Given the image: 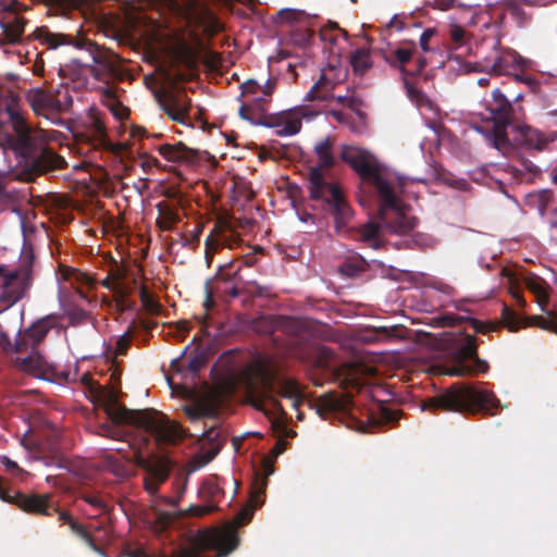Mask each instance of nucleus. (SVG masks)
I'll use <instances>...</instances> for the list:
<instances>
[{
  "label": "nucleus",
  "mask_w": 557,
  "mask_h": 557,
  "mask_svg": "<svg viewBox=\"0 0 557 557\" xmlns=\"http://www.w3.org/2000/svg\"><path fill=\"white\" fill-rule=\"evenodd\" d=\"M267 484V478L256 479L253 482L251 491V502L253 504V508H257L263 504Z\"/></svg>",
  "instance_id": "a18cd8bd"
},
{
  "label": "nucleus",
  "mask_w": 557,
  "mask_h": 557,
  "mask_svg": "<svg viewBox=\"0 0 557 557\" xmlns=\"http://www.w3.org/2000/svg\"><path fill=\"white\" fill-rule=\"evenodd\" d=\"M243 385L249 404L265 414L285 413L278 396L292 400L295 409L306 399L304 388L297 381L280 377L277 371L265 362L249 368L243 376Z\"/></svg>",
  "instance_id": "7ed1b4c3"
},
{
  "label": "nucleus",
  "mask_w": 557,
  "mask_h": 557,
  "mask_svg": "<svg viewBox=\"0 0 557 557\" xmlns=\"http://www.w3.org/2000/svg\"><path fill=\"white\" fill-rule=\"evenodd\" d=\"M153 521L159 530H165L176 519L177 515L174 511L161 510L157 507L152 508Z\"/></svg>",
  "instance_id": "37998d69"
},
{
  "label": "nucleus",
  "mask_w": 557,
  "mask_h": 557,
  "mask_svg": "<svg viewBox=\"0 0 557 557\" xmlns=\"http://www.w3.org/2000/svg\"><path fill=\"white\" fill-rule=\"evenodd\" d=\"M60 313H50L34 322L28 329L15 339L16 352H29L21 360L23 370L36 374L46 367V360L38 354V346L45 341L52 329L60 327Z\"/></svg>",
  "instance_id": "1a4fd4ad"
},
{
  "label": "nucleus",
  "mask_w": 557,
  "mask_h": 557,
  "mask_svg": "<svg viewBox=\"0 0 557 557\" xmlns=\"http://www.w3.org/2000/svg\"><path fill=\"white\" fill-rule=\"evenodd\" d=\"M435 34H436L435 28H426L421 34L420 39H419V45L424 52H428L431 50L429 44H430V40L435 36Z\"/></svg>",
  "instance_id": "13d9d810"
},
{
  "label": "nucleus",
  "mask_w": 557,
  "mask_h": 557,
  "mask_svg": "<svg viewBox=\"0 0 557 557\" xmlns=\"http://www.w3.org/2000/svg\"><path fill=\"white\" fill-rule=\"evenodd\" d=\"M102 101L104 103H107L108 107H109V104L114 103L115 101H119L116 98L115 90L112 88H104L102 90Z\"/></svg>",
  "instance_id": "338daca9"
},
{
  "label": "nucleus",
  "mask_w": 557,
  "mask_h": 557,
  "mask_svg": "<svg viewBox=\"0 0 557 557\" xmlns=\"http://www.w3.org/2000/svg\"><path fill=\"white\" fill-rule=\"evenodd\" d=\"M171 471L168 460H159L149 468L150 478L145 481V487L149 494L158 492L160 483L166 481Z\"/></svg>",
  "instance_id": "c85d7f7f"
},
{
  "label": "nucleus",
  "mask_w": 557,
  "mask_h": 557,
  "mask_svg": "<svg viewBox=\"0 0 557 557\" xmlns=\"http://www.w3.org/2000/svg\"><path fill=\"white\" fill-rule=\"evenodd\" d=\"M485 47L491 51L483 54L480 63H469L466 65L468 71H485L488 75H510L521 70L524 65L522 57L510 48H505L500 44L499 38H493L491 41H485L481 47V52Z\"/></svg>",
  "instance_id": "f8f14e48"
},
{
  "label": "nucleus",
  "mask_w": 557,
  "mask_h": 557,
  "mask_svg": "<svg viewBox=\"0 0 557 557\" xmlns=\"http://www.w3.org/2000/svg\"><path fill=\"white\" fill-rule=\"evenodd\" d=\"M351 404V397H338L335 393H327L319 397L317 401V412L323 417L332 412H344L348 410Z\"/></svg>",
  "instance_id": "393cba45"
},
{
  "label": "nucleus",
  "mask_w": 557,
  "mask_h": 557,
  "mask_svg": "<svg viewBox=\"0 0 557 557\" xmlns=\"http://www.w3.org/2000/svg\"><path fill=\"white\" fill-rule=\"evenodd\" d=\"M371 373V369L361 363H349L343 370L341 386L344 388L360 389L364 385V379Z\"/></svg>",
  "instance_id": "b1692460"
},
{
  "label": "nucleus",
  "mask_w": 557,
  "mask_h": 557,
  "mask_svg": "<svg viewBox=\"0 0 557 557\" xmlns=\"http://www.w3.org/2000/svg\"><path fill=\"white\" fill-rule=\"evenodd\" d=\"M449 38L454 49L461 48L467 44V32L459 25H451L449 29Z\"/></svg>",
  "instance_id": "8fccbe9b"
},
{
  "label": "nucleus",
  "mask_w": 557,
  "mask_h": 557,
  "mask_svg": "<svg viewBox=\"0 0 557 557\" xmlns=\"http://www.w3.org/2000/svg\"><path fill=\"white\" fill-rule=\"evenodd\" d=\"M139 299L144 307V309L152 315H160L163 308L159 301H157L152 294L148 290L146 286H140L139 288Z\"/></svg>",
  "instance_id": "c9c22d12"
},
{
  "label": "nucleus",
  "mask_w": 557,
  "mask_h": 557,
  "mask_svg": "<svg viewBox=\"0 0 557 557\" xmlns=\"http://www.w3.org/2000/svg\"><path fill=\"white\" fill-rule=\"evenodd\" d=\"M242 94L239 100L261 96V85L255 79H248L240 85Z\"/></svg>",
  "instance_id": "3c124183"
},
{
  "label": "nucleus",
  "mask_w": 557,
  "mask_h": 557,
  "mask_svg": "<svg viewBox=\"0 0 557 557\" xmlns=\"http://www.w3.org/2000/svg\"><path fill=\"white\" fill-rule=\"evenodd\" d=\"M242 242L238 233L227 220H220L206 239L205 258L208 267L211 265L214 252L219 247L233 248Z\"/></svg>",
  "instance_id": "2eb2a0df"
},
{
  "label": "nucleus",
  "mask_w": 557,
  "mask_h": 557,
  "mask_svg": "<svg viewBox=\"0 0 557 557\" xmlns=\"http://www.w3.org/2000/svg\"><path fill=\"white\" fill-rule=\"evenodd\" d=\"M349 64L357 76H363L373 65L371 53L368 48H358L351 52Z\"/></svg>",
  "instance_id": "473e14b6"
},
{
  "label": "nucleus",
  "mask_w": 557,
  "mask_h": 557,
  "mask_svg": "<svg viewBox=\"0 0 557 557\" xmlns=\"http://www.w3.org/2000/svg\"><path fill=\"white\" fill-rule=\"evenodd\" d=\"M302 12L295 9H282L277 12V16H280L284 21H293L297 16H301Z\"/></svg>",
  "instance_id": "e2e57ef3"
},
{
  "label": "nucleus",
  "mask_w": 557,
  "mask_h": 557,
  "mask_svg": "<svg viewBox=\"0 0 557 557\" xmlns=\"http://www.w3.org/2000/svg\"><path fill=\"white\" fill-rule=\"evenodd\" d=\"M450 364L445 374L450 376H467L476 373H487L490 366L478 355L476 338L465 334L455 341L449 354Z\"/></svg>",
  "instance_id": "9b49d317"
},
{
  "label": "nucleus",
  "mask_w": 557,
  "mask_h": 557,
  "mask_svg": "<svg viewBox=\"0 0 557 557\" xmlns=\"http://www.w3.org/2000/svg\"><path fill=\"white\" fill-rule=\"evenodd\" d=\"M275 87H276L275 81L268 79L264 85H261V95L271 100V97L275 90Z\"/></svg>",
  "instance_id": "69168bd1"
},
{
  "label": "nucleus",
  "mask_w": 557,
  "mask_h": 557,
  "mask_svg": "<svg viewBox=\"0 0 557 557\" xmlns=\"http://www.w3.org/2000/svg\"><path fill=\"white\" fill-rule=\"evenodd\" d=\"M70 325L76 326L84 323L88 319V312L82 308H73L66 311Z\"/></svg>",
  "instance_id": "6e6d98bb"
},
{
  "label": "nucleus",
  "mask_w": 557,
  "mask_h": 557,
  "mask_svg": "<svg viewBox=\"0 0 557 557\" xmlns=\"http://www.w3.org/2000/svg\"><path fill=\"white\" fill-rule=\"evenodd\" d=\"M498 406L499 400L492 392L465 383H455L424 401L425 409L467 413L488 411Z\"/></svg>",
  "instance_id": "0eeeda50"
},
{
  "label": "nucleus",
  "mask_w": 557,
  "mask_h": 557,
  "mask_svg": "<svg viewBox=\"0 0 557 557\" xmlns=\"http://www.w3.org/2000/svg\"><path fill=\"white\" fill-rule=\"evenodd\" d=\"M343 82V78L339 77L337 70L335 66H330L326 71H324L318 82L311 87V89L307 94V99L310 101L320 100L325 101L333 97V90L339 83Z\"/></svg>",
  "instance_id": "aec40b11"
},
{
  "label": "nucleus",
  "mask_w": 557,
  "mask_h": 557,
  "mask_svg": "<svg viewBox=\"0 0 557 557\" xmlns=\"http://www.w3.org/2000/svg\"><path fill=\"white\" fill-rule=\"evenodd\" d=\"M287 110H283L277 113H269L264 116L263 121H261L260 125L269 128H274L275 133L280 131V127L283 125V121L286 117Z\"/></svg>",
  "instance_id": "09e8293b"
},
{
  "label": "nucleus",
  "mask_w": 557,
  "mask_h": 557,
  "mask_svg": "<svg viewBox=\"0 0 557 557\" xmlns=\"http://www.w3.org/2000/svg\"><path fill=\"white\" fill-rule=\"evenodd\" d=\"M0 463L5 468V470L11 473L14 478L18 480H24L27 475V472L18 467V465L11 460L7 456H0Z\"/></svg>",
  "instance_id": "603ef678"
},
{
  "label": "nucleus",
  "mask_w": 557,
  "mask_h": 557,
  "mask_svg": "<svg viewBox=\"0 0 557 557\" xmlns=\"http://www.w3.org/2000/svg\"><path fill=\"white\" fill-rule=\"evenodd\" d=\"M30 284L28 270L5 271L0 268V313L23 299Z\"/></svg>",
  "instance_id": "ddd939ff"
},
{
  "label": "nucleus",
  "mask_w": 557,
  "mask_h": 557,
  "mask_svg": "<svg viewBox=\"0 0 557 557\" xmlns=\"http://www.w3.org/2000/svg\"><path fill=\"white\" fill-rule=\"evenodd\" d=\"M136 284V278H133L131 283L123 282L116 285L113 296L120 311L124 312L134 308L135 302L129 297L133 293V285Z\"/></svg>",
  "instance_id": "72a5a7b5"
},
{
  "label": "nucleus",
  "mask_w": 557,
  "mask_h": 557,
  "mask_svg": "<svg viewBox=\"0 0 557 557\" xmlns=\"http://www.w3.org/2000/svg\"><path fill=\"white\" fill-rule=\"evenodd\" d=\"M29 100L35 111L58 112L54 90L35 89L32 91Z\"/></svg>",
  "instance_id": "7c9ffc66"
},
{
  "label": "nucleus",
  "mask_w": 557,
  "mask_h": 557,
  "mask_svg": "<svg viewBox=\"0 0 557 557\" xmlns=\"http://www.w3.org/2000/svg\"><path fill=\"white\" fill-rule=\"evenodd\" d=\"M177 57L180 61L189 69H194L197 64L196 50L186 42H182L177 48Z\"/></svg>",
  "instance_id": "ea45409f"
},
{
  "label": "nucleus",
  "mask_w": 557,
  "mask_h": 557,
  "mask_svg": "<svg viewBox=\"0 0 557 557\" xmlns=\"http://www.w3.org/2000/svg\"><path fill=\"white\" fill-rule=\"evenodd\" d=\"M469 322H470V325L472 326V329L474 330V332H476V333L486 334L490 331L494 330V326H492L490 324H486V323H483V322H481V321H479L476 319H473V318H470Z\"/></svg>",
  "instance_id": "680f3d73"
},
{
  "label": "nucleus",
  "mask_w": 557,
  "mask_h": 557,
  "mask_svg": "<svg viewBox=\"0 0 557 557\" xmlns=\"http://www.w3.org/2000/svg\"><path fill=\"white\" fill-rule=\"evenodd\" d=\"M334 144L331 136L315 143L313 151L318 164L310 168L308 182L310 197L324 202L326 210L334 218L336 232H339L351 219L352 210L341 187L336 183L327 182L322 173L323 169H330L335 164Z\"/></svg>",
  "instance_id": "39448f33"
},
{
  "label": "nucleus",
  "mask_w": 557,
  "mask_h": 557,
  "mask_svg": "<svg viewBox=\"0 0 557 557\" xmlns=\"http://www.w3.org/2000/svg\"><path fill=\"white\" fill-rule=\"evenodd\" d=\"M518 143L528 150L539 152L547 149L548 145L557 140V131L545 134L527 125L518 126Z\"/></svg>",
  "instance_id": "6ab92c4d"
},
{
  "label": "nucleus",
  "mask_w": 557,
  "mask_h": 557,
  "mask_svg": "<svg viewBox=\"0 0 557 557\" xmlns=\"http://www.w3.org/2000/svg\"><path fill=\"white\" fill-rule=\"evenodd\" d=\"M238 113L243 120H246L255 125H260L264 116L268 114V107L270 99L264 96L252 97L240 100Z\"/></svg>",
  "instance_id": "412c9836"
},
{
  "label": "nucleus",
  "mask_w": 557,
  "mask_h": 557,
  "mask_svg": "<svg viewBox=\"0 0 557 557\" xmlns=\"http://www.w3.org/2000/svg\"><path fill=\"white\" fill-rule=\"evenodd\" d=\"M8 121L0 123V146L13 150L22 160L24 172L40 176L61 170L66 161L50 147L38 143L24 117L13 108H7Z\"/></svg>",
  "instance_id": "f03ea898"
},
{
  "label": "nucleus",
  "mask_w": 557,
  "mask_h": 557,
  "mask_svg": "<svg viewBox=\"0 0 557 557\" xmlns=\"http://www.w3.org/2000/svg\"><path fill=\"white\" fill-rule=\"evenodd\" d=\"M419 26L420 23L413 22L412 16L405 13L395 14L386 25L388 29H395L397 32H403L407 28Z\"/></svg>",
  "instance_id": "58836bf2"
},
{
  "label": "nucleus",
  "mask_w": 557,
  "mask_h": 557,
  "mask_svg": "<svg viewBox=\"0 0 557 557\" xmlns=\"http://www.w3.org/2000/svg\"><path fill=\"white\" fill-rule=\"evenodd\" d=\"M110 111L113 113L115 117L119 120H123L128 116L129 110L124 107L120 101H115L114 103L109 104Z\"/></svg>",
  "instance_id": "052dcab7"
},
{
  "label": "nucleus",
  "mask_w": 557,
  "mask_h": 557,
  "mask_svg": "<svg viewBox=\"0 0 557 557\" xmlns=\"http://www.w3.org/2000/svg\"><path fill=\"white\" fill-rule=\"evenodd\" d=\"M483 106L493 121L491 129L486 131L487 139L498 150L509 147L507 127L512 124L516 114L511 102L499 88H495L490 97L483 99Z\"/></svg>",
  "instance_id": "9d476101"
},
{
  "label": "nucleus",
  "mask_w": 557,
  "mask_h": 557,
  "mask_svg": "<svg viewBox=\"0 0 557 557\" xmlns=\"http://www.w3.org/2000/svg\"><path fill=\"white\" fill-rule=\"evenodd\" d=\"M58 520L61 524H67L71 531L81 539L86 536V533L88 532L84 525L77 522L67 511H58Z\"/></svg>",
  "instance_id": "79ce46f5"
},
{
  "label": "nucleus",
  "mask_w": 557,
  "mask_h": 557,
  "mask_svg": "<svg viewBox=\"0 0 557 557\" xmlns=\"http://www.w3.org/2000/svg\"><path fill=\"white\" fill-rule=\"evenodd\" d=\"M202 230H203V225L198 224L195 227L193 235H190V236L185 235V234L181 235L182 246L187 247L189 249H196L199 246L200 235L202 233Z\"/></svg>",
  "instance_id": "864d4df0"
},
{
  "label": "nucleus",
  "mask_w": 557,
  "mask_h": 557,
  "mask_svg": "<svg viewBox=\"0 0 557 557\" xmlns=\"http://www.w3.org/2000/svg\"><path fill=\"white\" fill-rule=\"evenodd\" d=\"M158 210L157 225L162 232L173 230L175 224L181 221L177 209L166 201H160L156 206Z\"/></svg>",
  "instance_id": "cd10ccee"
},
{
  "label": "nucleus",
  "mask_w": 557,
  "mask_h": 557,
  "mask_svg": "<svg viewBox=\"0 0 557 557\" xmlns=\"http://www.w3.org/2000/svg\"><path fill=\"white\" fill-rule=\"evenodd\" d=\"M339 104L348 107L350 110L358 112L362 106V99L355 92V88L348 89L345 95H334L331 97Z\"/></svg>",
  "instance_id": "4c0bfd02"
},
{
  "label": "nucleus",
  "mask_w": 557,
  "mask_h": 557,
  "mask_svg": "<svg viewBox=\"0 0 557 557\" xmlns=\"http://www.w3.org/2000/svg\"><path fill=\"white\" fill-rule=\"evenodd\" d=\"M214 509L215 507L212 505H191L187 511L190 516L202 517L212 512Z\"/></svg>",
  "instance_id": "bf43d9fd"
},
{
  "label": "nucleus",
  "mask_w": 557,
  "mask_h": 557,
  "mask_svg": "<svg viewBox=\"0 0 557 557\" xmlns=\"http://www.w3.org/2000/svg\"><path fill=\"white\" fill-rule=\"evenodd\" d=\"M108 274L111 276L112 281L115 283V285L125 282L127 276V269L119 264L115 260L112 261L110 265V270L108 271Z\"/></svg>",
  "instance_id": "5fc2aeb1"
},
{
  "label": "nucleus",
  "mask_w": 557,
  "mask_h": 557,
  "mask_svg": "<svg viewBox=\"0 0 557 557\" xmlns=\"http://www.w3.org/2000/svg\"><path fill=\"white\" fill-rule=\"evenodd\" d=\"M342 36V34L330 33V29H321L320 37L323 41H329L331 44H335L337 38Z\"/></svg>",
  "instance_id": "774afa93"
},
{
  "label": "nucleus",
  "mask_w": 557,
  "mask_h": 557,
  "mask_svg": "<svg viewBox=\"0 0 557 557\" xmlns=\"http://www.w3.org/2000/svg\"><path fill=\"white\" fill-rule=\"evenodd\" d=\"M185 413L190 420L195 421L205 417H214L215 409L208 405H199L195 407H186Z\"/></svg>",
  "instance_id": "de8ad7c7"
},
{
  "label": "nucleus",
  "mask_w": 557,
  "mask_h": 557,
  "mask_svg": "<svg viewBox=\"0 0 557 557\" xmlns=\"http://www.w3.org/2000/svg\"><path fill=\"white\" fill-rule=\"evenodd\" d=\"M502 320L503 323L511 331H518L521 326L520 319L515 310L508 307L506 304L502 308Z\"/></svg>",
  "instance_id": "c03bdc74"
},
{
  "label": "nucleus",
  "mask_w": 557,
  "mask_h": 557,
  "mask_svg": "<svg viewBox=\"0 0 557 557\" xmlns=\"http://www.w3.org/2000/svg\"><path fill=\"white\" fill-rule=\"evenodd\" d=\"M190 109L189 99L184 95L171 96L166 106L164 107L165 113L178 123H183L188 116Z\"/></svg>",
  "instance_id": "c756f323"
},
{
  "label": "nucleus",
  "mask_w": 557,
  "mask_h": 557,
  "mask_svg": "<svg viewBox=\"0 0 557 557\" xmlns=\"http://www.w3.org/2000/svg\"><path fill=\"white\" fill-rule=\"evenodd\" d=\"M60 275L63 281L70 283L77 290L81 286H94L96 283L95 278L88 273L66 265H60Z\"/></svg>",
  "instance_id": "2f4dec72"
},
{
  "label": "nucleus",
  "mask_w": 557,
  "mask_h": 557,
  "mask_svg": "<svg viewBox=\"0 0 557 557\" xmlns=\"http://www.w3.org/2000/svg\"><path fill=\"white\" fill-rule=\"evenodd\" d=\"M13 505L21 510L35 516L58 515L59 507L52 502L50 494L14 493Z\"/></svg>",
  "instance_id": "dca6fc26"
},
{
  "label": "nucleus",
  "mask_w": 557,
  "mask_h": 557,
  "mask_svg": "<svg viewBox=\"0 0 557 557\" xmlns=\"http://www.w3.org/2000/svg\"><path fill=\"white\" fill-rule=\"evenodd\" d=\"M82 498L90 506L99 509L100 511H104L108 507L106 502L95 493H84L82 495Z\"/></svg>",
  "instance_id": "4d7b16f0"
},
{
  "label": "nucleus",
  "mask_w": 557,
  "mask_h": 557,
  "mask_svg": "<svg viewBox=\"0 0 557 557\" xmlns=\"http://www.w3.org/2000/svg\"><path fill=\"white\" fill-rule=\"evenodd\" d=\"M234 263L230 262L224 265L219 267V272L216 274V290L218 293L227 294L231 297H237L239 292L236 286L227 287V283L234 280L239 274V268L233 270Z\"/></svg>",
  "instance_id": "bb28decb"
},
{
  "label": "nucleus",
  "mask_w": 557,
  "mask_h": 557,
  "mask_svg": "<svg viewBox=\"0 0 557 557\" xmlns=\"http://www.w3.org/2000/svg\"><path fill=\"white\" fill-rule=\"evenodd\" d=\"M158 152L170 162H194L198 153L195 149L188 148L184 143L163 144L158 147Z\"/></svg>",
  "instance_id": "5701e85b"
},
{
  "label": "nucleus",
  "mask_w": 557,
  "mask_h": 557,
  "mask_svg": "<svg viewBox=\"0 0 557 557\" xmlns=\"http://www.w3.org/2000/svg\"><path fill=\"white\" fill-rule=\"evenodd\" d=\"M0 10L14 14L12 21L2 24L4 36V40L2 42L11 45L18 44L27 24V21L24 17L16 14L20 10V2L17 0H1Z\"/></svg>",
  "instance_id": "f3484780"
},
{
  "label": "nucleus",
  "mask_w": 557,
  "mask_h": 557,
  "mask_svg": "<svg viewBox=\"0 0 557 557\" xmlns=\"http://www.w3.org/2000/svg\"><path fill=\"white\" fill-rule=\"evenodd\" d=\"M32 37L41 41L50 49H55L62 45H73L81 49H86L91 55L95 65H86V69L97 81H103L109 76L116 74L119 55L110 49L99 46L86 38L74 39L71 35L52 33L48 26L36 27Z\"/></svg>",
  "instance_id": "6e6552de"
},
{
  "label": "nucleus",
  "mask_w": 557,
  "mask_h": 557,
  "mask_svg": "<svg viewBox=\"0 0 557 557\" xmlns=\"http://www.w3.org/2000/svg\"><path fill=\"white\" fill-rule=\"evenodd\" d=\"M341 158L358 173L377 203L380 225L369 222L358 228L348 227V223L338 234L347 233L350 237L374 246L380 236L381 227L400 236L410 235L419 224V220L407 213L408 207L401 195L407 181L389 171L369 151L355 146H343Z\"/></svg>",
  "instance_id": "f257e3e1"
},
{
  "label": "nucleus",
  "mask_w": 557,
  "mask_h": 557,
  "mask_svg": "<svg viewBox=\"0 0 557 557\" xmlns=\"http://www.w3.org/2000/svg\"><path fill=\"white\" fill-rule=\"evenodd\" d=\"M404 327L398 325L374 327L375 341H387L391 338H403Z\"/></svg>",
  "instance_id": "a19ab883"
},
{
  "label": "nucleus",
  "mask_w": 557,
  "mask_h": 557,
  "mask_svg": "<svg viewBox=\"0 0 557 557\" xmlns=\"http://www.w3.org/2000/svg\"><path fill=\"white\" fill-rule=\"evenodd\" d=\"M102 407L114 423H125L143 430L158 444H174L184 436L180 424L153 408L128 409L117 401L112 391H101Z\"/></svg>",
  "instance_id": "423d86ee"
},
{
  "label": "nucleus",
  "mask_w": 557,
  "mask_h": 557,
  "mask_svg": "<svg viewBox=\"0 0 557 557\" xmlns=\"http://www.w3.org/2000/svg\"><path fill=\"white\" fill-rule=\"evenodd\" d=\"M55 101L58 104V112L67 111L73 103L72 96L70 95L67 86H61L54 90Z\"/></svg>",
  "instance_id": "49530a36"
},
{
  "label": "nucleus",
  "mask_w": 557,
  "mask_h": 557,
  "mask_svg": "<svg viewBox=\"0 0 557 557\" xmlns=\"http://www.w3.org/2000/svg\"><path fill=\"white\" fill-rule=\"evenodd\" d=\"M174 325L178 333L180 341H183L185 338L186 334L191 330L190 323L186 320L178 321Z\"/></svg>",
  "instance_id": "0e129e2a"
},
{
  "label": "nucleus",
  "mask_w": 557,
  "mask_h": 557,
  "mask_svg": "<svg viewBox=\"0 0 557 557\" xmlns=\"http://www.w3.org/2000/svg\"><path fill=\"white\" fill-rule=\"evenodd\" d=\"M527 287L531 293H533L536 296L539 302L547 301V284L543 278L539 276L528 278Z\"/></svg>",
  "instance_id": "e433bc0d"
},
{
  "label": "nucleus",
  "mask_w": 557,
  "mask_h": 557,
  "mask_svg": "<svg viewBox=\"0 0 557 557\" xmlns=\"http://www.w3.org/2000/svg\"><path fill=\"white\" fill-rule=\"evenodd\" d=\"M184 12L187 16H198L199 23L209 35H215L224 29L216 15L199 0H185Z\"/></svg>",
  "instance_id": "a211bd4d"
},
{
  "label": "nucleus",
  "mask_w": 557,
  "mask_h": 557,
  "mask_svg": "<svg viewBox=\"0 0 557 557\" xmlns=\"http://www.w3.org/2000/svg\"><path fill=\"white\" fill-rule=\"evenodd\" d=\"M385 61L405 76L420 75L426 66L425 57L417 52V44L412 40L404 41L391 50L385 55Z\"/></svg>",
  "instance_id": "4468645a"
},
{
  "label": "nucleus",
  "mask_w": 557,
  "mask_h": 557,
  "mask_svg": "<svg viewBox=\"0 0 557 557\" xmlns=\"http://www.w3.org/2000/svg\"><path fill=\"white\" fill-rule=\"evenodd\" d=\"M399 419L397 410H392L382 405L377 407L376 412H372L369 417L370 426H380L383 424L395 422Z\"/></svg>",
  "instance_id": "f704fd0d"
},
{
  "label": "nucleus",
  "mask_w": 557,
  "mask_h": 557,
  "mask_svg": "<svg viewBox=\"0 0 557 557\" xmlns=\"http://www.w3.org/2000/svg\"><path fill=\"white\" fill-rule=\"evenodd\" d=\"M158 326V323L153 320L138 318L134 320L128 330L117 339L115 355L124 356L131 345V341L134 335L143 332L145 335H149L153 329Z\"/></svg>",
  "instance_id": "4be33fe9"
},
{
  "label": "nucleus",
  "mask_w": 557,
  "mask_h": 557,
  "mask_svg": "<svg viewBox=\"0 0 557 557\" xmlns=\"http://www.w3.org/2000/svg\"><path fill=\"white\" fill-rule=\"evenodd\" d=\"M304 116V108L296 107L293 109H288L286 112V117L283 121V125L280 127V131L276 132V135L281 137H286L298 134L302 127Z\"/></svg>",
  "instance_id": "a878e982"
},
{
  "label": "nucleus",
  "mask_w": 557,
  "mask_h": 557,
  "mask_svg": "<svg viewBox=\"0 0 557 557\" xmlns=\"http://www.w3.org/2000/svg\"><path fill=\"white\" fill-rule=\"evenodd\" d=\"M252 327L262 335H272L276 331H282L289 337L288 344L293 352L317 368H329L334 357V351L318 343L309 324L302 320L283 315H260L253 320Z\"/></svg>",
  "instance_id": "20e7f679"
}]
</instances>
